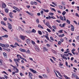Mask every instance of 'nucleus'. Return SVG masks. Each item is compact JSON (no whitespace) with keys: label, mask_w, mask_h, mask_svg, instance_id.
I'll return each mask as SVG.
<instances>
[{"label":"nucleus","mask_w":79,"mask_h":79,"mask_svg":"<svg viewBox=\"0 0 79 79\" xmlns=\"http://www.w3.org/2000/svg\"><path fill=\"white\" fill-rule=\"evenodd\" d=\"M43 49V50H45V51H44V52H45V51H46V52H48V49L46 48V47H44Z\"/></svg>","instance_id":"obj_13"},{"label":"nucleus","mask_w":79,"mask_h":79,"mask_svg":"<svg viewBox=\"0 0 79 79\" xmlns=\"http://www.w3.org/2000/svg\"><path fill=\"white\" fill-rule=\"evenodd\" d=\"M52 4H53V5H55V6H56L57 5V4H56L55 2H52Z\"/></svg>","instance_id":"obj_43"},{"label":"nucleus","mask_w":79,"mask_h":79,"mask_svg":"<svg viewBox=\"0 0 79 79\" xmlns=\"http://www.w3.org/2000/svg\"><path fill=\"white\" fill-rule=\"evenodd\" d=\"M58 74H59V76H60L61 77H62V75H61V73H58Z\"/></svg>","instance_id":"obj_41"},{"label":"nucleus","mask_w":79,"mask_h":79,"mask_svg":"<svg viewBox=\"0 0 79 79\" xmlns=\"http://www.w3.org/2000/svg\"><path fill=\"white\" fill-rule=\"evenodd\" d=\"M19 29H20L21 30V31H23V29L20 26H19Z\"/></svg>","instance_id":"obj_45"},{"label":"nucleus","mask_w":79,"mask_h":79,"mask_svg":"<svg viewBox=\"0 0 79 79\" xmlns=\"http://www.w3.org/2000/svg\"><path fill=\"white\" fill-rule=\"evenodd\" d=\"M72 75L73 77H76V78L77 79H79V78L78 77H77V75H76L75 74H73Z\"/></svg>","instance_id":"obj_10"},{"label":"nucleus","mask_w":79,"mask_h":79,"mask_svg":"<svg viewBox=\"0 0 79 79\" xmlns=\"http://www.w3.org/2000/svg\"><path fill=\"white\" fill-rule=\"evenodd\" d=\"M44 36L46 37V39H47V40H49V38H48V36L47 35H44Z\"/></svg>","instance_id":"obj_26"},{"label":"nucleus","mask_w":79,"mask_h":79,"mask_svg":"<svg viewBox=\"0 0 79 79\" xmlns=\"http://www.w3.org/2000/svg\"><path fill=\"white\" fill-rule=\"evenodd\" d=\"M35 47L36 51H37V52H39L40 50L39 49V48L38 46H37V45H35Z\"/></svg>","instance_id":"obj_3"},{"label":"nucleus","mask_w":79,"mask_h":79,"mask_svg":"<svg viewBox=\"0 0 79 79\" xmlns=\"http://www.w3.org/2000/svg\"><path fill=\"white\" fill-rule=\"evenodd\" d=\"M17 57L18 58H19V57L20 58V56H21V55H17Z\"/></svg>","instance_id":"obj_46"},{"label":"nucleus","mask_w":79,"mask_h":79,"mask_svg":"<svg viewBox=\"0 0 79 79\" xmlns=\"http://www.w3.org/2000/svg\"><path fill=\"white\" fill-rule=\"evenodd\" d=\"M38 27H40V28H41L42 29H44V27H42V26L40 25V24L38 25Z\"/></svg>","instance_id":"obj_19"},{"label":"nucleus","mask_w":79,"mask_h":79,"mask_svg":"<svg viewBox=\"0 0 79 79\" xmlns=\"http://www.w3.org/2000/svg\"><path fill=\"white\" fill-rule=\"evenodd\" d=\"M40 13L41 14H44V11L43 10H41Z\"/></svg>","instance_id":"obj_62"},{"label":"nucleus","mask_w":79,"mask_h":79,"mask_svg":"<svg viewBox=\"0 0 79 79\" xmlns=\"http://www.w3.org/2000/svg\"><path fill=\"white\" fill-rule=\"evenodd\" d=\"M10 47H12V48H15V47H16V46H14L12 45H10Z\"/></svg>","instance_id":"obj_48"},{"label":"nucleus","mask_w":79,"mask_h":79,"mask_svg":"<svg viewBox=\"0 0 79 79\" xmlns=\"http://www.w3.org/2000/svg\"><path fill=\"white\" fill-rule=\"evenodd\" d=\"M43 76L44 77H47V75H43Z\"/></svg>","instance_id":"obj_52"},{"label":"nucleus","mask_w":79,"mask_h":79,"mask_svg":"<svg viewBox=\"0 0 79 79\" xmlns=\"http://www.w3.org/2000/svg\"><path fill=\"white\" fill-rule=\"evenodd\" d=\"M14 45H17L18 46H19V45L17 43H15L14 44Z\"/></svg>","instance_id":"obj_37"},{"label":"nucleus","mask_w":79,"mask_h":79,"mask_svg":"<svg viewBox=\"0 0 79 79\" xmlns=\"http://www.w3.org/2000/svg\"><path fill=\"white\" fill-rule=\"evenodd\" d=\"M47 31H48V32H51V30H50V29L48 28H47Z\"/></svg>","instance_id":"obj_39"},{"label":"nucleus","mask_w":79,"mask_h":79,"mask_svg":"<svg viewBox=\"0 0 79 79\" xmlns=\"http://www.w3.org/2000/svg\"><path fill=\"white\" fill-rule=\"evenodd\" d=\"M30 70L31 71V72L33 73H37V72H36V71L33 70L32 69H30Z\"/></svg>","instance_id":"obj_9"},{"label":"nucleus","mask_w":79,"mask_h":79,"mask_svg":"<svg viewBox=\"0 0 79 79\" xmlns=\"http://www.w3.org/2000/svg\"><path fill=\"white\" fill-rule=\"evenodd\" d=\"M62 56H69V55L68 54H64Z\"/></svg>","instance_id":"obj_22"},{"label":"nucleus","mask_w":79,"mask_h":79,"mask_svg":"<svg viewBox=\"0 0 79 79\" xmlns=\"http://www.w3.org/2000/svg\"><path fill=\"white\" fill-rule=\"evenodd\" d=\"M60 19L62 21H64V19H63V17L61 16H60Z\"/></svg>","instance_id":"obj_16"},{"label":"nucleus","mask_w":79,"mask_h":79,"mask_svg":"<svg viewBox=\"0 0 79 79\" xmlns=\"http://www.w3.org/2000/svg\"><path fill=\"white\" fill-rule=\"evenodd\" d=\"M31 5H34V2L31 1Z\"/></svg>","instance_id":"obj_63"},{"label":"nucleus","mask_w":79,"mask_h":79,"mask_svg":"<svg viewBox=\"0 0 79 79\" xmlns=\"http://www.w3.org/2000/svg\"><path fill=\"white\" fill-rule=\"evenodd\" d=\"M29 73V75L28 76L29 77L31 78V79H32V74L30 72L28 73Z\"/></svg>","instance_id":"obj_4"},{"label":"nucleus","mask_w":79,"mask_h":79,"mask_svg":"<svg viewBox=\"0 0 79 79\" xmlns=\"http://www.w3.org/2000/svg\"><path fill=\"white\" fill-rule=\"evenodd\" d=\"M61 42L60 41H59L58 42V45H61Z\"/></svg>","instance_id":"obj_36"},{"label":"nucleus","mask_w":79,"mask_h":79,"mask_svg":"<svg viewBox=\"0 0 79 79\" xmlns=\"http://www.w3.org/2000/svg\"><path fill=\"white\" fill-rule=\"evenodd\" d=\"M13 68H13V70H14V71H15L16 69V70H17V71H15V73H19V70H18V69H17V68L15 66Z\"/></svg>","instance_id":"obj_2"},{"label":"nucleus","mask_w":79,"mask_h":79,"mask_svg":"<svg viewBox=\"0 0 79 79\" xmlns=\"http://www.w3.org/2000/svg\"><path fill=\"white\" fill-rule=\"evenodd\" d=\"M4 77L6 78V79H8V77L6 75H4Z\"/></svg>","instance_id":"obj_60"},{"label":"nucleus","mask_w":79,"mask_h":79,"mask_svg":"<svg viewBox=\"0 0 79 79\" xmlns=\"http://www.w3.org/2000/svg\"><path fill=\"white\" fill-rule=\"evenodd\" d=\"M26 36H23L21 35L20 36V38L21 39L23 40H25V37H26Z\"/></svg>","instance_id":"obj_7"},{"label":"nucleus","mask_w":79,"mask_h":79,"mask_svg":"<svg viewBox=\"0 0 79 79\" xmlns=\"http://www.w3.org/2000/svg\"><path fill=\"white\" fill-rule=\"evenodd\" d=\"M7 24L8 25V26H11V25L10 23H8Z\"/></svg>","instance_id":"obj_49"},{"label":"nucleus","mask_w":79,"mask_h":79,"mask_svg":"<svg viewBox=\"0 0 79 79\" xmlns=\"http://www.w3.org/2000/svg\"><path fill=\"white\" fill-rule=\"evenodd\" d=\"M10 17L11 18H13V15H9Z\"/></svg>","instance_id":"obj_61"},{"label":"nucleus","mask_w":79,"mask_h":79,"mask_svg":"<svg viewBox=\"0 0 79 79\" xmlns=\"http://www.w3.org/2000/svg\"><path fill=\"white\" fill-rule=\"evenodd\" d=\"M8 37V35H5L4 36H2V37Z\"/></svg>","instance_id":"obj_23"},{"label":"nucleus","mask_w":79,"mask_h":79,"mask_svg":"<svg viewBox=\"0 0 79 79\" xmlns=\"http://www.w3.org/2000/svg\"><path fill=\"white\" fill-rule=\"evenodd\" d=\"M8 27H9V29H12L11 26H8Z\"/></svg>","instance_id":"obj_58"},{"label":"nucleus","mask_w":79,"mask_h":79,"mask_svg":"<svg viewBox=\"0 0 79 79\" xmlns=\"http://www.w3.org/2000/svg\"><path fill=\"white\" fill-rule=\"evenodd\" d=\"M4 21H6V20H7V18L6 17L4 18Z\"/></svg>","instance_id":"obj_59"},{"label":"nucleus","mask_w":79,"mask_h":79,"mask_svg":"<svg viewBox=\"0 0 79 79\" xmlns=\"http://www.w3.org/2000/svg\"><path fill=\"white\" fill-rule=\"evenodd\" d=\"M43 11H44V12H47V13H48V11H49V10H45L44 9H43Z\"/></svg>","instance_id":"obj_20"},{"label":"nucleus","mask_w":79,"mask_h":79,"mask_svg":"<svg viewBox=\"0 0 79 79\" xmlns=\"http://www.w3.org/2000/svg\"><path fill=\"white\" fill-rule=\"evenodd\" d=\"M26 42L28 44H30L31 43V41H30V40L28 39L27 40H26Z\"/></svg>","instance_id":"obj_14"},{"label":"nucleus","mask_w":79,"mask_h":79,"mask_svg":"<svg viewBox=\"0 0 79 79\" xmlns=\"http://www.w3.org/2000/svg\"><path fill=\"white\" fill-rule=\"evenodd\" d=\"M3 54L4 56H6V54L5 52L3 53Z\"/></svg>","instance_id":"obj_40"},{"label":"nucleus","mask_w":79,"mask_h":79,"mask_svg":"<svg viewBox=\"0 0 79 79\" xmlns=\"http://www.w3.org/2000/svg\"><path fill=\"white\" fill-rule=\"evenodd\" d=\"M17 10V11H18L19 12V11H20V10L18 8L17 9V10Z\"/></svg>","instance_id":"obj_55"},{"label":"nucleus","mask_w":79,"mask_h":79,"mask_svg":"<svg viewBox=\"0 0 79 79\" xmlns=\"http://www.w3.org/2000/svg\"><path fill=\"white\" fill-rule=\"evenodd\" d=\"M59 7L60 9H62L63 8V6H59Z\"/></svg>","instance_id":"obj_33"},{"label":"nucleus","mask_w":79,"mask_h":79,"mask_svg":"<svg viewBox=\"0 0 79 79\" xmlns=\"http://www.w3.org/2000/svg\"><path fill=\"white\" fill-rule=\"evenodd\" d=\"M26 53H28V54H30L31 53V52L29 50H28L26 52Z\"/></svg>","instance_id":"obj_18"},{"label":"nucleus","mask_w":79,"mask_h":79,"mask_svg":"<svg viewBox=\"0 0 79 79\" xmlns=\"http://www.w3.org/2000/svg\"><path fill=\"white\" fill-rule=\"evenodd\" d=\"M61 32H63V30H60L59 31H58L59 33H61Z\"/></svg>","instance_id":"obj_35"},{"label":"nucleus","mask_w":79,"mask_h":79,"mask_svg":"<svg viewBox=\"0 0 79 79\" xmlns=\"http://www.w3.org/2000/svg\"><path fill=\"white\" fill-rule=\"evenodd\" d=\"M20 75L21 76H24V75H23L21 73H20Z\"/></svg>","instance_id":"obj_56"},{"label":"nucleus","mask_w":79,"mask_h":79,"mask_svg":"<svg viewBox=\"0 0 79 79\" xmlns=\"http://www.w3.org/2000/svg\"><path fill=\"white\" fill-rule=\"evenodd\" d=\"M3 60H0V66H2L3 65Z\"/></svg>","instance_id":"obj_6"},{"label":"nucleus","mask_w":79,"mask_h":79,"mask_svg":"<svg viewBox=\"0 0 79 79\" xmlns=\"http://www.w3.org/2000/svg\"><path fill=\"white\" fill-rule=\"evenodd\" d=\"M46 26H47L48 27H49V28H50V29L52 28V27H51V26H50V25H49V23H48L46 22Z\"/></svg>","instance_id":"obj_8"},{"label":"nucleus","mask_w":79,"mask_h":79,"mask_svg":"<svg viewBox=\"0 0 79 79\" xmlns=\"http://www.w3.org/2000/svg\"><path fill=\"white\" fill-rule=\"evenodd\" d=\"M52 27H53V29H57V28L56 27V26H52Z\"/></svg>","instance_id":"obj_29"},{"label":"nucleus","mask_w":79,"mask_h":79,"mask_svg":"<svg viewBox=\"0 0 79 79\" xmlns=\"http://www.w3.org/2000/svg\"><path fill=\"white\" fill-rule=\"evenodd\" d=\"M64 20L65 21H66V17H65V16H64Z\"/></svg>","instance_id":"obj_51"},{"label":"nucleus","mask_w":79,"mask_h":79,"mask_svg":"<svg viewBox=\"0 0 79 79\" xmlns=\"http://www.w3.org/2000/svg\"><path fill=\"white\" fill-rule=\"evenodd\" d=\"M64 36V34H62V35H58L59 37H61L62 38L63 37V36Z\"/></svg>","instance_id":"obj_24"},{"label":"nucleus","mask_w":79,"mask_h":79,"mask_svg":"<svg viewBox=\"0 0 79 79\" xmlns=\"http://www.w3.org/2000/svg\"><path fill=\"white\" fill-rule=\"evenodd\" d=\"M6 7V5L5 4V3H3L2 4V7L3 8H5Z\"/></svg>","instance_id":"obj_11"},{"label":"nucleus","mask_w":79,"mask_h":79,"mask_svg":"<svg viewBox=\"0 0 79 79\" xmlns=\"http://www.w3.org/2000/svg\"><path fill=\"white\" fill-rule=\"evenodd\" d=\"M36 22L37 23H38V24L39 23V19H37V20H36Z\"/></svg>","instance_id":"obj_34"},{"label":"nucleus","mask_w":79,"mask_h":79,"mask_svg":"<svg viewBox=\"0 0 79 79\" xmlns=\"http://www.w3.org/2000/svg\"><path fill=\"white\" fill-rule=\"evenodd\" d=\"M26 33H28V34H30V33L31 32V31H30V30H29V31H26Z\"/></svg>","instance_id":"obj_31"},{"label":"nucleus","mask_w":79,"mask_h":79,"mask_svg":"<svg viewBox=\"0 0 79 79\" xmlns=\"http://www.w3.org/2000/svg\"><path fill=\"white\" fill-rule=\"evenodd\" d=\"M8 19L9 20V21H10L11 22H12V20H11V19L10 18H8Z\"/></svg>","instance_id":"obj_50"},{"label":"nucleus","mask_w":79,"mask_h":79,"mask_svg":"<svg viewBox=\"0 0 79 79\" xmlns=\"http://www.w3.org/2000/svg\"><path fill=\"white\" fill-rule=\"evenodd\" d=\"M5 45H6V48L9 47L10 46L8 44H5Z\"/></svg>","instance_id":"obj_54"},{"label":"nucleus","mask_w":79,"mask_h":79,"mask_svg":"<svg viewBox=\"0 0 79 79\" xmlns=\"http://www.w3.org/2000/svg\"><path fill=\"white\" fill-rule=\"evenodd\" d=\"M64 40L62 38L60 39V40L61 41V42H63Z\"/></svg>","instance_id":"obj_38"},{"label":"nucleus","mask_w":79,"mask_h":79,"mask_svg":"<svg viewBox=\"0 0 79 79\" xmlns=\"http://www.w3.org/2000/svg\"><path fill=\"white\" fill-rule=\"evenodd\" d=\"M50 38L51 40H52L53 41H54V40L53 39V37H50Z\"/></svg>","instance_id":"obj_44"},{"label":"nucleus","mask_w":79,"mask_h":79,"mask_svg":"<svg viewBox=\"0 0 79 79\" xmlns=\"http://www.w3.org/2000/svg\"><path fill=\"white\" fill-rule=\"evenodd\" d=\"M61 57H62V58H63V59H65L66 60H67L68 59H67V57H65V56H63L62 54L61 55Z\"/></svg>","instance_id":"obj_15"},{"label":"nucleus","mask_w":79,"mask_h":79,"mask_svg":"<svg viewBox=\"0 0 79 79\" xmlns=\"http://www.w3.org/2000/svg\"><path fill=\"white\" fill-rule=\"evenodd\" d=\"M51 18H52V19H56V18H55V17H53V16H52Z\"/></svg>","instance_id":"obj_64"},{"label":"nucleus","mask_w":79,"mask_h":79,"mask_svg":"<svg viewBox=\"0 0 79 79\" xmlns=\"http://www.w3.org/2000/svg\"><path fill=\"white\" fill-rule=\"evenodd\" d=\"M31 32H33L34 33H35L36 32V31L34 29H33L31 31Z\"/></svg>","instance_id":"obj_17"},{"label":"nucleus","mask_w":79,"mask_h":79,"mask_svg":"<svg viewBox=\"0 0 79 79\" xmlns=\"http://www.w3.org/2000/svg\"><path fill=\"white\" fill-rule=\"evenodd\" d=\"M31 43L33 45H35V43L33 41H31Z\"/></svg>","instance_id":"obj_25"},{"label":"nucleus","mask_w":79,"mask_h":79,"mask_svg":"<svg viewBox=\"0 0 79 79\" xmlns=\"http://www.w3.org/2000/svg\"><path fill=\"white\" fill-rule=\"evenodd\" d=\"M1 23L2 24H3V25H4V26H6V23H5L3 22L2 21L1 22Z\"/></svg>","instance_id":"obj_21"},{"label":"nucleus","mask_w":79,"mask_h":79,"mask_svg":"<svg viewBox=\"0 0 79 79\" xmlns=\"http://www.w3.org/2000/svg\"><path fill=\"white\" fill-rule=\"evenodd\" d=\"M38 33L40 34V35H42V32L40 31H38Z\"/></svg>","instance_id":"obj_27"},{"label":"nucleus","mask_w":79,"mask_h":79,"mask_svg":"<svg viewBox=\"0 0 79 79\" xmlns=\"http://www.w3.org/2000/svg\"><path fill=\"white\" fill-rule=\"evenodd\" d=\"M0 46L1 47H2L3 48V49L4 50H6L8 52H9L10 51V49H8L6 48H5V47H6V45L5 44H3L2 43H0Z\"/></svg>","instance_id":"obj_1"},{"label":"nucleus","mask_w":79,"mask_h":79,"mask_svg":"<svg viewBox=\"0 0 79 79\" xmlns=\"http://www.w3.org/2000/svg\"><path fill=\"white\" fill-rule=\"evenodd\" d=\"M49 15H54V14H53V13H49Z\"/></svg>","instance_id":"obj_42"},{"label":"nucleus","mask_w":79,"mask_h":79,"mask_svg":"<svg viewBox=\"0 0 79 79\" xmlns=\"http://www.w3.org/2000/svg\"><path fill=\"white\" fill-rule=\"evenodd\" d=\"M76 39L77 40H79V36H77V37H76Z\"/></svg>","instance_id":"obj_47"},{"label":"nucleus","mask_w":79,"mask_h":79,"mask_svg":"<svg viewBox=\"0 0 79 79\" xmlns=\"http://www.w3.org/2000/svg\"><path fill=\"white\" fill-rule=\"evenodd\" d=\"M76 51V49H74V48H73L71 51L72 53L73 54V55H75V53L74 52H75Z\"/></svg>","instance_id":"obj_12"},{"label":"nucleus","mask_w":79,"mask_h":79,"mask_svg":"<svg viewBox=\"0 0 79 79\" xmlns=\"http://www.w3.org/2000/svg\"><path fill=\"white\" fill-rule=\"evenodd\" d=\"M65 24H66V23H64L62 25V27H64V26H65Z\"/></svg>","instance_id":"obj_53"},{"label":"nucleus","mask_w":79,"mask_h":79,"mask_svg":"<svg viewBox=\"0 0 79 79\" xmlns=\"http://www.w3.org/2000/svg\"><path fill=\"white\" fill-rule=\"evenodd\" d=\"M19 50L20 52H26V50L24 49H22V48H20Z\"/></svg>","instance_id":"obj_5"},{"label":"nucleus","mask_w":79,"mask_h":79,"mask_svg":"<svg viewBox=\"0 0 79 79\" xmlns=\"http://www.w3.org/2000/svg\"><path fill=\"white\" fill-rule=\"evenodd\" d=\"M72 31H74V27H71Z\"/></svg>","instance_id":"obj_32"},{"label":"nucleus","mask_w":79,"mask_h":79,"mask_svg":"<svg viewBox=\"0 0 79 79\" xmlns=\"http://www.w3.org/2000/svg\"><path fill=\"white\" fill-rule=\"evenodd\" d=\"M66 22H67L68 24H70V23H71V22H70V21H69V20H67Z\"/></svg>","instance_id":"obj_28"},{"label":"nucleus","mask_w":79,"mask_h":79,"mask_svg":"<svg viewBox=\"0 0 79 79\" xmlns=\"http://www.w3.org/2000/svg\"><path fill=\"white\" fill-rule=\"evenodd\" d=\"M5 12L6 13H8V9H5Z\"/></svg>","instance_id":"obj_57"},{"label":"nucleus","mask_w":79,"mask_h":79,"mask_svg":"<svg viewBox=\"0 0 79 79\" xmlns=\"http://www.w3.org/2000/svg\"><path fill=\"white\" fill-rule=\"evenodd\" d=\"M65 14H66V12H65V11H64L62 13V15H63V16H64Z\"/></svg>","instance_id":"obj_30"}]
</instances>
